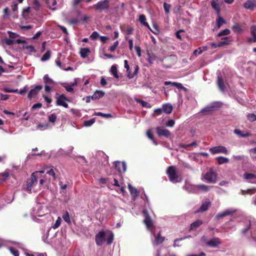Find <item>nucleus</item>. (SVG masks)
<instances>
[{
    "instance_id": "46",
    "label": "nucleus",
    "mask_w": 256,
    "mask_h": 256,
    "mask_svg": "<svg viewBox=\"0 0 256 256\" xmlns=\"http://www.w3.org/2000/svg\"><path fill=\"white\" fill-rule=\"evenodd\" d=\"M62 218L66 222L68 223L70 222L69 214L67 211H66L63 214Z\"/></svg>"
},
{
    "instance_id": "57",
    "label": "nucleus",
    "mask_w": 256,
    "mask_h": 256,
    "mask_svg": "<svg viewBox=\"0 0 256 256\" xmlns=\"http://www.w3.org/2000/svg\"><path fill=\"white\" fill-rule=\"evenodd\" d=\"M197 146H198V144H197L196 141H194V142H192L190 144H183L182 146V147L184 148H186L188 147H189V146L196 147Z\"/></svg>"
},
{
    "instance_id": "10",
    "label": "nucleus",
    "mask_w": 256,
    "mask_h": 256,
    "mask_svg": "<svg viewBox=\"0 0 256 256\" xmlns=\"http://www.w3.org/2000/svg\"><path fill=\"white\" fill-rule=\"evenodd\" d=\"M42 86L41 85L36 86L34 88L32 89L28 94V98L31 100L33 97L36 96L38 92L42 89Z\"/></svg>"
},
{
    "instance_id": "20",
    "label": "nucleus",
    "mask_w": 256,
    "mask_h": 256,
    "mask_svg": "<svg viewBox=\"0 0 256 256\" xmlns=\"http://www.w3.org/2000/svg\"><path fill=\"white\" fill-rule=\"evenodd\" d=\"M210 205V202H203L196 212H204L207 210L208 209Z\"/></svg>"
},
{
    "instance_id": "60",
    "label": "nucleus",
    "mask_w": 256,
    "mask_h": 256,
    "mask_svg": "<svg viewBox=\"0 0 256 256\" xmlns=\"http://www.w3.org/2000/svg\"><path fill=\"white\" fill-rule=\"evenodd\" d=\"M213 111L210 104L207 106H206V108H204L202 110V112H211Z\"/></svg>"
},
{
    "instance_id": "2",
    "label": "nucleus",
    "mask_w": 256,
    "mask_h": 256,
    "mask_svg": "<svg viewBox=\"0 0 256 256\" xmlns=\"http://www.w3.org/2000/svg\"><path fill=\"white\" fill-rule=\"evenodd\" d=\"M142 214L144 218L143 220L144 223L146 225L147 228L150 231H152V229L154 228V222L149 215L147 210H144Z\"/></svg>"
},
{
    "instance_id": "64",
    "label": "nucleus",
    "mask_w": 256,
    "mask_h": 256,
    "mask_svg": "<svg viewBox=\"0 0 256 256\" xmlns=\"http://www.w3.org/2000/svg\"><path fill=\"white\" fill-rule=\"evenodd\" d=\"M26 48L29 50L30 52H36L34 47L32 46H28L26 47Z\"/></svg>"
},
{
    "instance_id": "39",
    "label": "nucleus",
    "mask_w": 256,
    "mask_h": 256,
    "mask_svg": "<svg viewBox=\"0 0 256 256\" xmlns=\"http://www.w3.org/2000/svg\"><path fill=\"white\" fill-rule=\"evenodd\" d=\"M94 115L96 116H102L105 118H109L112 117V116L110 114H104L101 112H94Z\"/></svg>"
},
{
    "instance_id": "26",
    "label": "nucleus",
    "mask_w": 256,
    "mask_h": 256,
    "mask_svg": "<svg viewBox=\"0 0 256 256\" xmlns=\"http://www.w3.org/2000/svg\"><path fill=\"white\" fill-rule=\"evenodd\" d=\"M162 110L164 112L170 114L172 112V106L170 104H166L163 105L162 106Z\"/></svg>"
},
{
    "instance_id": "63",
    "label": "nucleus",
    "mask_w": 256,
    "mask_h": 256,
    "mask_svg": "<svg viewBox=\"0 0 256 256\" xmlns=\"http://www.w3.org/2000/svg\"><path fill=\"white\" fill-rule=\"evenodd\" d=\"M175 124L174 121L173 120H168L166 123V126L168 127H173Z\"/></svg>"
},
{
    "instance_id": "36",
    "label": "nucleus",
    "mask_w": 256,
    "mask_h": 256,
    "mask_svg": "<svg viewBox=\"0 0 256 256\" xmlns=\"http://www.w3.org/2000/svg\"><path fill=\"white\" fill-rule=\"evenodd\" d=\"M51 52L50 50L46 51V52L42 56L41 58V60L42 62L48 60L50 56Z\"/></svg>"
},
{
    "instance_id": "33",
    "label": "nucleus",
    "mask_w": 256,
    "mask_h": 256,
    "mask_svg": "<svg viewBox=\"0 0 256 256\" xmlns=\"http://www.w3.org/2000/svg\"><path fill=\"white\" fill-rule=\"evenodd\" d=\"M114 240V235L112 232H110L106 238V241L108 245H110L113 242Z\"/></svg>"
},
{
    "instance_id": "12",
    "label": "nucleus",
    "mask_w": 256,
    "mask_h": 256,
    "mask_svg": "<svg viewBox=\"0 0 256 256\" xmlns=\"http://www.w3.org/2000/svg\"><path fill=\"white\" fill-rule=\"evenodd\" d=\"M66 102H68V98L64 94H61L57 99L56 104L67 108H68V104Z\"/></svg>"
},
{
    "instance_id": "52",
    "label": "nucleus",
    "mask_w": 256,
    "mask_h": 256,
    "mask_svg": "<svg viewBox=\"0 0 256 256\" xmlns=\"http://www.w3.org/2000/svg\"><path fill=\"white\" fill-rule=\"evenodd\" d=\"M61 224V218L60 217H58V219L55 222V224L52 226V228L54 229L58 228Z\"/></svg>"
},
{
    "instance_id": "5",
    "label": "nucleus",
    "mask_w": 256,
    "mask_h": 256,
    "mask_svg": "<svg viewBox=\"0 0 256 256\" xmlns=\"http://www.w3.org/2000/svg\"><path fill=\"white\" fill-rule=\"evenodd\" d=\"M36 173H38V172H33L30 178L26 181V189L28 192H31L32 186H35L37 183V178L36 176Z\"/></svg>"
},
{
    "instance_id": "32",
    "label": "nucleus",
    "mask_w": 256,
    "mask_h": 256,
    "mask_svg": "<svg viewBox=\"0 0 256 256\" xmlns=\"http://www.w3.org/2000/svg\"><path fill=\"white\" fill-rule=\"evenodd\" d=\"M110 72L115 78H119V76L118 74L117 66L116 64L112 65L111 66Z\"/></svg>"
},
{
    "instance_id": "47",
    "label": "nucleus",
    "mask_w": 256,
    "mask_h": 256,
    "mask_svg": "<svg viewBox=\"0 0 256 256\" xmlns=\"http://www.w3.org/2000/svg\"><path fill=\"white\" fill-rule=\"evenodd\" d=\"M0 179L2 181H6L9 177V173L5 172L0 174Z\"/></svg>"
},
{
    "instance_id": "55",
    "label": "nucleus",
    "mask_w": 256,
    "mask_h": 256,
    "mask_svg": "<svg viewBox=\"0 0 256 256\" xmlns=\"http://www.w3.org/2000/svg\"><path fill=\"white\" fill-rule=\"evenodd\" d=\"M4 42L8 46H12L14 44V41L10 38H6L4 40Z\"/></svg>"
},
{
    "instance_id": "61",
    "label": "nucleus",
    "mask_w": 256,
    "mask_h": 256,
    "mask_svg": "<svg viewBox=\"0 0 256 256\" xmlns=\"http://www.w3.org/2000/svg\"><path fill=\"white\" fill-rule=\"evenodd\" d=\"M52 2V6H50L49 7L50 9H52V10H56V8L54 7V6L56 4V0H48V2Z\"/></svg>"
},
{
    "instance_id": "17",
    "label": "nucleus",
    "mask_w": 256,
    "mask_h": 256,
    "mask_svg": "<svg viewBox=\"0 0 256 256\" xmlns=\"http://www.w3.org/2000/svg\"><path fill=\"white\" fill-rule=\"evenodd\" d=\"M104 95V92L102 90H96L92 96H91V98L92 100H96L100 99V98L103 97Z\"/></svg>"
},
{
    "instance_id": "51",
    "label": "nucleus",
    "mask_w": 256,
    "mask_h": 256,
    "mask_svg": "<svg viewBox=\"0 0 256 256\" xmlns=\"http://www.w3.org/2000/svg\"><path fill=\"white\" fill-rule=\"evenodd\" d=\"M248 119L251 122L256 120V115L254 114H249L247 116Z\"/></svg>"
},
{
    "instance_id": "48",
    "label": "nucleus",
    "mask_w": 256,
    "mask_h": 256,
    "mask_svg": "<svg viewBox=\"0 0 256 256\" xmlns=\"http://www.w3.org/2000/svg\"><path fill=\"white\" fill-rule=\"evenodd\" d=\"M242 194L245 195L246 194H252L254 193V189H248L247 190H242Z\"/></svg>"
},
{
    "instance_id": "22",
    "label": "nucleus",
    "mask_w": 256,
    "mask_h": 256,
    "mask_svg": "<svg viewBox=\"0 0 256 256\" xmlns=\"http://www.w3.org/2000/svg\"><path fill=\"white\" fill-rule=\"evenodd\" d=\"M217 84L220 90L222 92H224L225 90V86L224 80L222 76H218Z\"/></svg>"
},
{
    "instance_id": "54",
    "label": "nucleus",
    "mask_w": 256,
    "mask_h": 256,
    "mask_svg": "<svg viewBox=\"0 0 256 256\" xmlns=\"http://www.w3.org/2000/svg\"><path fill=\"white\" fill-rule=\"evenodd\" d=\"M9 18V10L8 7H6L3 10V18Z\"/></svg>"
},
{
    "instance_id": "49",
    "label": "nucleus",
    "mask_w": 256,
    "mask_h": 256,
    "mask_svg": "<svg viewBox=\"0 0 256 256\" xmlns=\"http://www.w3.org/2000/svg\"><path fill=\"white\" fill-rule=\"evenodd\" d=\"M146 134H147L148 137L150 140H152L153 141L154 144L156 145L157 144V142L154 140V135H153V134L152 132L150 130H148Z\"/></svg>"
},
{
    "instance_id": "19",
    "label": "nucleus",
    "mask_w": 256,
    "mask_h": 256,
    "mask_svg": "<svg viewBox=\"0 0 256 256\" xmlns=\"http://www.w3.org/2000/svg\"><path fill=\"white\" fill-rule=\"evenodd\" d=\"M164 240L165 237L162 236L160 235V232H159L156 236H155V240L154 244L156 246L164 242Z\"/></svg>"
},
{
    "instance_id": "3",
    "label": "nucleus",
    "mask_w": 256,
    "mask_h": 256,
    "mask_svg": "<svg viewBox=\"0 0 256 256\" xmlns=\"http://www.w3.org/2000/svg\"><path fill=\"white\" fill-rule=\"evenodd\" d=\"M93 7L96 10L100 12L108 10L110 7V0H103L100 1L96 4L94 5Z\"/></svg>"
},
{
    "instance_id": "4",
    "label": "nucleus",
    "mask_w": 256,
    "mask_h": 256,
    "mask_svg": "<svg viewBox=\"0 0 256 256\" xmlns=\"http://www.w3.org/2000/svg\"><path fill=\"white\" fill-rule=\"evenodd\" d=\"M43 80L45 84V91L47 92H50L51 91V88L56 85L55 82L50 78L48 74L44 76Z\"/></svg>"
},
{
    "instance_id": "34",
    "label": "nucleus",
    "mask_w": 256,
    "mask_h": 256,
    "mask_svg": "<svg viewBox=\"0 0 256 256\" xmlns=\"http://www.w3.org/2000/svg\"><path fill=\"white\" fill-rule=\"evenodd\" d=\"M232 30L235 32L241 33L242 30L240 25L238 24H236L232 26Z\"/></svg>"
},
{
    "instance_id": "50",
    "label": "nucleus",
    "mask_w": 256,
    "mask_h": 256,
    "mask_svg": "<svg viewBox=\"0 0 256 256\" xmlns=\"http://www.w3.org/2000/svg\"><path fill=\"white\" fill-rule=\"evenodd\" d=\"M170 4L166 2L164 3V8L166 14H168L170 12Z\"/></svg>"
},
{
    "instance_id": "13",
    "label": "nucleus",
    "mask_w": 256,
    "mask_h": 256,
    "mask_svg": "<svg viewBox=\"0 0 256 256\" xmlns=\"http://www.w3.org/2000/svg\"><path fill=\"white\" fill-rule=\"evenodd\" d=\"M220 244V240L218 238H214L206 242V245L212 248H216Z\"/></svg>"
},
{
    "instance_id": "59",
    "label": "nucleus",
    "mask_w": 256,
    "mask_h": 256,
    "mask_svg": "<svg viewBox=\"0 0 256 256\" xmlns=\"http://www.w3.org/2000/svg\"><path fill=\"white\" fill-rule=\"evenodd\" d=\"M3 90L5 92H18V89L13 90V89L10 88H3Z\"/></svg>"
},
{
    "instance_id": "6",
    "label": "nucleus",
    "mask_w": 256,
    "mask_h": 256,
    "mask_svg": "<svg viewBox=\"0 0 256 256\" xmlns=\"http://www.w3.org/2000/svg\"><path fill=\"white\" fill-rule=\"evenodd\" d=\"M209 151L212 154H228V150L226 148L222 146L210 148L209 149Z\"/></svg>"
},
{
    "instance_id": "7",
    "label": "nucleus",
    "mask_w": 256,
    "mask_h": 256,
    "mask_svg": "<svg viewBox=\"0 0 256 256\" xmlns=\"http://www.w3.org/2000/svg\"><path fill=\"white\" fill-rule=\"evenodd\" d=\"M216 174L212 170L206 173L204 180L208 183H215L216 180Z\"/></svg>"
},
{
    "instance_id": "37",
    "label": "nucleus",
    "mask_w": 256,
    "mask_h": 256,
    "mask_svg": "<svg viewBox=\"0 0 256 256\" xmlns=\"http://www.w3.org/2000/svg\"><path fill=\"white\" fill-rule=\"evenodd\" d=\"M172 86H176L178 88L183 90L184 92L187 91V88L184 86L182 84L180 83L173 82Z\"/></svg>"
},
{
    "instance_id": "30",
    "label": "nucleus",
    "mask_w": 256,
    "mask_h": 256,
    "mask_svg": "<svg viewBox=\"0 0 256 256\" xmlns=\"http://www.w3.org/2000/svg\"><path fill=\"white\" fill-rule=\"evenodd\" d=\"M217 162L218 164H222L228 162L229 160L226 158L224 156H218L216 158Z\"/></svg>"
},
{
    "instance_id": "14",
    "label": "nucleus",
    "mask_w": 256,
    "mask_h": 256,
    "mask_svg": "<svg viewBox=\"0 0 256 256\" xmlns=\"http://www.w3.org/2000/svg\"><path fill=\"white\" fill-rule=\"evenodd\" d=\"M250 34L252 38H248V43L256 42V26L254 25L252 26L250 28Z\"/></svg>"
},
{
    "instance_id": "9",
    "label": "nucleus",
    "mask_w": 256,
    "mask_h": 256,
    "mask_svg": "<svg viewBox=\"0 0 256 256\" xmlns=\"http://www.w3.org/2000/svg\"><path fill=\"white\" fill-rule=\"evenodd\" d=\"M156 131L158 135L159 136H164L168 138L170 135V130L160 126L157 127L156 128Z\"/></svg>"
},
{
    "instance_id": "1",
    "label": "nucleus",
    "mask_w": 256,
    "mask_h": 256,
    "mask_svg": "<svg viewBox=\"0 0 256 256\" xmlns=\"http://www.w3.org/2000/svg\"><path fill=\"white\" fill-rule=\"evenodd\" d=\"M166 174L168 176L169 180L173 182L176 183L179 182L178 176L176 173V168L174 166H171L168 167L166 170Z\"/></svg>"
},
{
    "instance_id": "15",
    "label": "nucleus",
    "mask_w": 256,
    "mask_h": 256,
    "mask_svg": "<svg viewBox=\"0 0 256 256\" xmlns=\"http://www.w3.org/2000/svg\"><path fill=\"white\" fill-rule=\"evenodd\" d=\"M243 6L246 9L252 10L256 6V3L253 0H248L244 4Z\"/></svg>"
},
{
    "instance_id": "21",
    "label": "nucleus",
    "mask_w": 256,
    "mask_h": 256,
    "mask_svg": "<svg viewBox=\"0 0 256 256\" xmlns=\"http://www.w3.org/2000/svg\"><path fill=\"white\" fill-rule=\"evenodd\" d=\"M203 224V222L200 220H197L192 222L190 226V230H196Z\"/></svg>"
},
{
    "instance_id": "16",
    "label": "nucleus",
    "mask_w": 256,
    "mask_h": 256,
    "mask_svg": "<svg viewBox=\"0 0 256 256\" xmlns=\"http://www.w3.org/2000/svg\"><path fill=\"white\" fill-rule=\"evenodd\" d=\"M234 212V210L230 209L226 210L218 214L216 216V218L217 219H219L220 218L226 216H229Z\"/></svg>"
},
{
    "instance_id": "8",
    "label": "nucleus",
    "mask_w": 256,
    "mask_h": 256,
    "mask_svg": "<svg viewBox=\"0 0 256 256\" xmlns=\"http://www.w3.org/2000/svg\"><path fill=\"white\" fill-rule=\"evenodd\" d=\"M106 240V233L104 230H101L96 234L95 241L98 246H102Z\"/></svg>"
},
{
    "instance_id": "44",
    "label": "nucleus",
    "mask_w": 256,
    "mask_h": 256,
    "mask_svg": "<svg viewBox=\"0 0 256 256\" xmlns=\"http://www.w3.org/2000/svg\"><path fill=\"white\" fill-rule=\"evenodd\" d=\"M48 128V124H42L41 123L38 124L37 125V127H36L37 129L40 130H44Z\"/></svg>"
},
{
    "instance_id": "28",
    "label": "nucleus",
    "mask_w": 256,
    "mask_h": 256,
    "mask_svg": "<svg viewBox=\"0 0 256 256\" xmlns=\"http://www.w3.org/2000/svg\"><path fill=\"white\" fill-rule=\"evenodd\" d=\"M230 41L228 40V36L224 37L221 38V41L218 43L219 46L222 47L224 46H226L230 44Z\"/></svg>"
},
{
    "instance_id": "31",
    "label": "nucleus",
    "mask_w": 256,
    "mask_h": 256,
    "mask_svg": "<svg viewBox=\"0 0 256 256\" xmlns=\"http://www.w3.org/2000/svg\"><path fill=\"white\" fill-rule=\"evenodd\" d=\"M234 132L235 134H236L239 136L242 137V138H246V137L250 136L251 135V134L250 132L242 134V132L240 130H238V129H235L234 130Z\"/></svg>"
},
{
    "instance_id": "38",
    "label": "nucleus",
    "mask_w": 256,
    "mask_h": 256,
    "mask_svg": "<svg viewBox=\"0 0 256 256\" xmlns=\"http://www.w3.org/2000/svg\"><path fill=\"white\" fill-rule=\"evenodd\" d=\"M244 178L246 180H251L256 178V176L251 173H245L244 174Z\"/></svg>"
},
{
    "instance_id": "35",
    "label": "nucleus",
    "mask_w": 256,
    "mask_h": 256,
    "mask_svg": "<svg viewBox=\"0 0 256 256\" xmlns=\"http://www.w3.org/2000/svg\"><path fill=\"white\" fill-rule=\"evenodd\" d=\"M136 101L138 102L140 104L142 105V107H144V108H150L151 107L150 104H148V102H147L141 99H136Z\"/></svg>"
},
{
    "instance_id": "40",
    "label": "nucleus",
    "mask_w": 256,
    "mask_h": 256,
    "mask_svg": "<svg viewBox=\"0 0 256 256\" xmlns=\"http://www.w3.org/2000/svg\"><path fill=\"white\" fill-rule=\"evenodd\" d=\"M195 187H196V188H198L200 190H202L204 192H208L209 190L208 186L203 184L196 186Z\"/></svg>"
},
{
    "instance_id": "24",
    "label": "nucleus",
    "mask_w": 256,
    "mask_h": 256,
    "mask_svg": "<svg viewBox=\"0 0 256 256\" xmlns=\"http://www.w3.org/2000/svg\"><path fill=\"white\" fill-rule=\"evenodd\" d=\"M90 53V50L88 48H82L80 50V56L84 58L88 57V54Z\"/></svg>"
},
{
    "instance_id": "58",
    "label": "nucleus",
    "mask_w": 256,
    "mask_h": 256,
    "mask_svg": "<svg viewBox=\"0 0 256 256\" xmlns=\"http://www.w3.org/2000/svg\"><path fill=\"white\" fill-rule=\"evenodd\" d=\"M99 36V34L98 32H94L90 36V38L92 40H96Z\"/></svg>"
},
{
    "instance_id": "23",
    "label": "nucleus",
    "mask_w": 256,
    "mask_h": 256,
    "mask_svg": "<svg viewBox=\"0 0 256 256\" xmlns=\"http://www.w3.org/2000/svg\"><path fill=\"white\" fill-rule=\"evenodd\" d=\"M210 106L213 111L217 110L222 106V103L220 102H214L210 104Z\"/></svg>"
},
{
    "instance_id": "25",
    "label": "nucleus",
    "mask_w": 256,
    "mask_h": 256,
    "mask_svg": "<svg viewBox=\"0 0 256 256\" xmlns=\"http://www.w3.org/2000/svg\"><path fill=\"white\" fill-rule=\"evenodd\" d=\"M218 0H213L211 2L210 4L212 7L216 10L218 14H220V8L217 2Z\"/></svg>"
},
{
    "instance_id": "42",
    "label": "nucleus",
    "mask_w": 256,
    "mask_h": 256,
    "mask_svg": "<svg viewBox=\"0 0 256 256\" xmlns=\"http://www.w3.org/2000/svg\"><path fill=\"white\" fill-rule=\"evenodd\" d=\"M53 168L54 166H51L50 169L46 172V174H49L50 176H52L53 178V180H56V176Z\"/></svg>"
},
{
    "instance_id": "45",
    "label": "nucleus",
    "mask_w": 256,
    "mask_h": 256,
    "mask_svg": "<svg viewBox=\"0 0 256 256\" xmlns=\"http://www.w3.org/2000/svg\"><path fill=\"white\" fill-rule=\"evenodd\" d=\"M226 21L224 20V19L221 17L219 16V18L217 20V26L218 28H220L221 27L222 24H225Z\"/></svg>"
},
{
    "instance_id": "27",
    "label": "nucleus",
    "mask_w": 256,
    "mask_h": 256,
    "mask_svg": "<svg viewBox=\"0 0 256 256\" xmlns=\"http://www.w3.org/2000/svg\"><path fill=\"white\" fill-rule=\"evenodd\" d=\"M146 16L144 14H141L140 16L139 17V21L140 22L143 24L144 26H146L150 30V28L148 24L146 22Z\"/></svg>"
},
{
    "instance_id": "29",
    "label": "nucleus",
    "mask_w": 256,
    "mask_h": 256,
    "mask_svg": "<svg viewBox=\"0 0 256 256\" xmlns=\"http://www.w3.org/2000/svg\"><path fill=\"white\" fill-rule=\"evenodd\" d=\"M120 29L122 32H126V34L128 35L132 34L134 32V28L132 27L128 26L127 28L125 30L124 28L122 26H120Z\"/></svg>"
},
{
    "instance_id": "62",
    "label": "nucleus",
    "mask_w": 256,
    "mask_h": 256,
    "mask_svg": "<svg viewBox=\"0 0 256 256\" xmlns=\"http://www.w3.org/2000/svg\"><path fill=\"white\" fill-rule=\"evenodd\" d=\"M28 90V86H26L22 89L20 90L19 92L18 91V93L20 94H24L26 93Z\"/></svg>"
},
{
    "instance_id": "43",
    "label": "nucleus",
    "mask_w": 256,
    "mask_h": 256,
    "mask_svg": "<svg viewBox=\"0 0 256 256\" xmlns=\"http://www.w3.org/2000/svg\"><path fill=\"white\" fill-rule=\"evenodd\" d=\"M230 30L229 29L226 28V29L224 30H222L221 32H220L218 34V36H226V35L229 34H230Z\"/></svg>"
},
{
    "instance_id": "53",
    "label": "nucleus",
    "mask_w": 256,
    "mask_h": 256,
    "mask_svg": "<svg viewBox=\"0 0 256 256\" xmlns=\"http://www.w3.org/2000/svg\"><path fill=\"white\" fill-rule=\"evenodd\" d=\"M56 119V116L54 114H51L48 116V120L50 122L54 123Z\"/></svg>"
},
{
    "instance_id": "18",
    "label": "nucleus",
    "mask_w": 256,
    "mask_h": 256,
    "mask_svg": "<svg viewBox=\"0 0 256 256\" xmlns=\"http://www.w3.org/2000/svg\"><path fill=\"white\" fill-rule=\"evenodd\" d=\"M128 188L129 189V191L133 197V199L134 200L136 197L138 196L139 192L136 188L132 186L130 184H128Z\"/></svg>"
},
{
    "instance_id": "41",
    "label": "nucleus",
    "mask_w": 256,
    "mask_h": 256,
    "mask_svg": "<svg viewBox=\"0 0 256 256\" xmlns=\"http://www.w3.org/2000/svg\"><path fill=\"white\" fill-rule=\"evenodd\" d=\"M96 121V118H92L90 120H86L84 122V126H91Z\"/></svg>"
},
{
    "instance_id": "56",
    "label": "nucleus",
    "mask_w": 256,
    "mask_h": 256,
    "mask_svg": "<svg viewBox=\"0 0 256 256\" xmlns=\"http://www.w3.org/2000/svg\"><path fill=\"white\" fill-rule=\"evenodd\" d=\"M10 250L14 256H19V252L15 248H10Z\"/></svg>"
},
{
    "instance_id": "11",
    "label": "nucleus",
    "mask_w": 256,
    "mask_h": 256,
    "mask_svg": "<svg viewBox=\"0 0 256 256\" xmlns=\"http://www.w3.org/2000/svg\"><path fill=\"white\" fill-rule=\"evenodd\" d=\"M114 167L120 173H124L126 171V166L124 162H115Z\"/></svg>"
}]
</instances>
